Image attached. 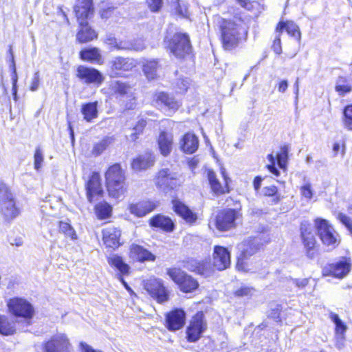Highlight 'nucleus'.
<instances>
[{
  "mask_svg": "<svg viewBox=\"0 0 352 352\" xmlns=\"http://www.w3.org/2000/svg\"><path fill=\"white\" fill-rule=\"evenodd\" d=\"M150 225L152 227L158 228L165 232H172L175 225L172 219L164 215L158 214L150 219Z\"/></svg>",
  "mask_w": 352,
  "mask_h": 352,
  "instance_id": "7c9ffc66",
  "label": "nucleus"
},
{
  "mask_svg": "<svg viewBox=\"0 0 352 352\" xmlns=\"http://www.w3.org/2000/svg\"><path fill=\"white\" fill-rule=\"evenodd\" d=\"M288 86H289V83L287 80H280L278 82V83L277 84V88H278V92L282 93V94L285 93L287 91Z\"/></svg>",
  "mask_w": 352,
  "mask_h": 352,
  "instance_id": "e2e57ef3",
  "label": "nucleus"
},
{
  "mask_svg": "<svg viewBox=\"0 0 352 352\" xmlns=\"http://www.w3.org/2000/svg\"><path fill=\"white\" fill-rule=\"evenodd\" d=\"M106 184L109 195L114 198L123 196L126 190L124 172L119 164L110 166L105 173Z\"/></svg>",
  "mask_w": 352,
  "mask_h": 352,
  "instance_id": "f257e3e1",
  "label": "nucleus"
},
{
  "mask_svg": "<svg viewBox=\"0 0 352 352\" xmlns=\"http://www.w3.org/2000/svg\"><path fill=\"white\" fill-rule=\"evenodd\" d=\"M16 331V321L12 318L0 314V333L10 336L14 334Z\"/></svg>",
  "mask_w": 352,
  "mask_h": 352,
  "instance_id": "72a5a7b5",
  "label": "nucleus"
},
{
  "mask_svg": "<svg viewBox=\"0 0 352 352\" xmlns=\"http://www.w3.org/2000/svg\"><path fill=\"white\" fill-rule=\"evenodd\" d=\"M166 274L182 292H192L199 287L198 281L180 268H169Z\"/></svg>",
  "mask_w": 352,
  "mask_h": 352,
  "instance_id": "20e7f679",
  "label": "nucleus"
},
{
  "mask_svg": "<svg viewBox=\"0 0 352 352\" xmlns=\"http://www.w3.org/2000/svg\"><path fill=\"white\" fill-rule=\"evenodd\" d=\"M351 268V260L344 258L335 264L324 267L322 273L324 276H332L338 278H342L349 273Z\"/></svg>",
  "mask_w": 352,
  "mask_h": 352,
  "instance_id": "2eb2a0df",
  "label": "nucleus"
},
{
  "mask_svg": "<svg viewBox=\"0 0 352 352\" xmlns=\"http://www.w3.org/2000/svg\"><path fill=\"white\" fill-rule=\"evenodd\" d=\"M262 178L261 177H256L254 179V187L256 190H258L261 185Z\"/></svg>",
  "mask_w": 352,
  "mask_h": 352,
  "instance_id": "774afa93",
  "label": "nucleus"
},
{
  "mask_svg": "<svg viewBox=\"0 0 352 352\" xmlns=\"http://www.w3.org/2000/svg\"><path fill=\"white\" fill-rule=\"evenodd\" d=\"M280 34L278 33L277 36H276L273 45H272V49L274 52L277 54H280L282 52V47H281V42L280 38Z\"/></svg>",
  "mask_w": 352,
  "mask_h": 352,
  "instance_id": "052dcab7",
  "label": "nucleus"
},
{
  "mask_svg": "<svg viewBox=\"0 0 352 352\" xmlns=\"http://www.w3.org/2000/svg\"><path fill=\"white\" fill-rule=\"evenodd\" d=\"M168 47L176 57L184 58L191 52L189 36L185 33H175L168 41Z\"/></svg>",
  "mask_w": 352,
  "mask_h": 352,
  "instance_id": "423d86ee",
  "label": "nucleus"
},
{
  "mask_svg": "<svg viewBox=\"0 0 352 352\" xmlns=\"http://www.w3.org/2000/svg\"><path fill=\"white\" fill-rule=\"evenodd\" d=\"M59 230L66 236L71 238L72 240L77 239V234L73 227L68 223L64 221L59 222Z\"/></svg>",
  "mask_w": 352,
  "mask_h": 352,
  "instance_id": "de8ad7c7",
  "label": "nucleus"
},
{
  "mask_svg": "<svg viewBox=\"0 0 352 352\" xmlns=\"http://www.w3.org/2000/svg\"><path fill=\"white\" fill-rule=\"evenodd\" d=\"M278 190L275 186H270L263 188V193L265 196L272 197V202L278 204L280 200V195L277 193Z\"/></svg>",
  "mask_w": 352,
  "mask_h": 352,
  "instance_id": "3c124183",
  "label": "nucleus"
},
{
  "mask_svg": "<svg viewBox=\"0 0 352 352\" xmlns=\"http://www.w3.org/2000/svg\"><path fill=\"white\" fill-rule=\"evenodd\" d=\"M158 206L157 203L150 200H144L129 206V211L138 217H142L153 211Z\"/></svg>",
  "mask_w": 352,
  "mask_h": 352,
  "instance_id": "4be33fe9",
  "label": "nucleus"
},
{
  "mask_svg": "<svg viewBox=\"0 0 352 352\" xmlns=\"http://www.w3.org/2000/svg\"><path fill=\"white\" fill-rule=\"evenodd\" d=\"M109 265L116 267L120 273L125 274L129 272V267L126 264L121 256L112 254L108 258Z\"/></svg>",
  "mask_w": 352,
  "mask_h": 352,
  "instance_id": "58836bf2",
  "label": "nucleus"
},
{
  "mask_svg": "<svg viewBox=\"0 0 352 352\" xmlns=\"http://www.w3.org/2000/svg\"><path fill=\"white\" fill-rule=\"evenodd\" d=\"M81 352H102L101 351H97L94 349L92 347L87 344L81 343Z\"/></svg>",
  "mask_w": 352,
  "mask_h": 352,
  "instance_id": "338daca9",
  "label": "nucleus"
},
{
  "mask_svg": "<svg viewBox=\"0 0 352 352\" xmlns=\"http://www.w3.org/2000/svg\"><path fill=\"white\" fill-rule=\"evenodd\" d=\"M10 60V70L12 71V75H11V79H12V94H13V98H14V100L15 101H16L17 100V95H16V93H17V86H16V83H17V81H18V75H17V73H16V65H15V61H14V57H12V59Z\"/></svg>",
  "mask_w": 352,
  "mask_h": 352,
  "instance_id": "a18cd8bd",
  "label": "nucleus"
},
{
  "mask_svg": "<svg viewBox=\"0 0 352 352\" xmlns=\"http://www.w3.org/2000/svg\"><path fill=\"white\" fill-rule=\"evenodd\" d=\"M121 231L114 226H109L102 230V240L107 248L113 250L120 245Z\"/></svg>",
  "mask_w": 352,
  "mask_h": 352,
  "instance_id": "6ab92c4d",
  "label": "nucleus"
},
{
  "mask_svg": "<svg viewBox=\"0 0 352 352\" xmlns=\"http://www.w3.org/2000/svg\"><path fill=\"white\" fill-rule=\"evenodd\" d=\"M9 311L16 317L27 319L32 318L34 309L33 306L27 300L22 298H13L8 302Z\"/></svg>",
  "mask_w": 352,
  "mask_h": 352,
  "instance_id": "6e6552de",
  "label": "nucleus"
},
{
  "mask_svg": "<svg viewBox=\"0 0 352 352\" xmlns=\"http://www.w3.org/2000/svg\"><path fill=\"white\" fill-rule=\"evenodd\" d=\"M220 29L223 48L226 50L235 48L241 40V25L231 20L222 19Z\"/></svg>",
  "mask_w": 352,
  "mask_h": 352,
  "instance_id": "f03ea898",
  "label": "nucleus"
},
{
  "mask_svg": "<svg viewBox=\"0 0 352 352\" xmlns=\"http://www.w3.org/2000/svg\"><path fill=\"white\" fill-rule=\"evenodd\" d=\"M146 3L152 12H157L162 7V0H146Z\"/></svg>",
  "mask_w": 352,
  "mask_h": 352,
  "instance_id": "bf43d9fd",
  "label": "nucleus"
},
{
  "mask_svg": "<svg viewBox=\"0 0 352 352\" xmlns=\"http://www.w3.org/2000/svg\"><path fill=\"white\" fill-rule=\"evenodd\" d=\"M69 342L64 333H56L44 344L46 352H68Z\"/></svg>",
  "mask_w": 352,
  "mask_h": 352,
  "instance_id": "dca6fc26",
  "label": "nucleus"
},
{
  "mask_svg": "<svg viewBox=\"0 0 352 352\" xmlns=\"http://www.w3.org/2000/svg\"><path fill=\"white\" fill-rule=\"evenodd\" d=\"M294 283L295 285L300 288H303L308 284V279L307 278H302V279H295L294 280Z\"/></svg>",
  "mask_w": 352,
  "mask_h": 352,
  "instance_id": "69168bd1",
  "label": "nucleus"
},
{
  "mask_svg": "<svg viewBox=\"0 0 352 352\" xmlns=\"http://www.w3.org/2000/svg\"><path fill=\"white\" fill-rule=\"evenodd\" d=\"M155 183L158 188L164 192H168L179 186V180L176 173L170 171L168 168H164L158 172Z\"/></svg>",
  "mask_w": 352,
  "mask_h": 352,
  "instance_id": "1a4fd4ad",
  "label": "nucleus"
},
{
  "mask_svg": "<svg viewBox=\"0 0 352 352\" xmlns=\"http://www.w3.org/2000/svg\"><path fill=\"white\" fill-rule=\"evenodd\" d=\"M289 148L288 146L285 145L281 147L280 152L277 155V162L280 168H285L287 164L288 157Z\"/></svg>",
  "mask_w": 352,
  "mask_h": 352,
  "instance_id": "603ef678",
  "label": "nucleus"
},
{
  "mask_svg": "<svg viewBox=\"0 0 352 352\" xmlns=\"http://www.w3.org/2000/svg\"><path fill=\"white\" fill-rule=\"evenodd\" d=\"M98 102L83 104L81 107V113L87 122H91L98 117Z\"/></svg>",
  "mask_w": 352,
  "mask_h": 352,
  "instance_id": "e433bc0d",
  "label": "nucleus"
},
{
  "mask_svg": "<svg viewBox=\"0 0 352 352\" xmlns=\"http://www.w3.org/2000/svg\"><path fill=\"white\" fill-rule=\"evenodd\" d=\"M156 105L162 109L167 111L168 115H171L180 107V103L173 96L164 92H160L155 96Z\"/></svg>",
  "mask_w": 352,
  "mask_h": 352,
  "instance_id": "f3484780",
  "label": "nucleus"
},
{
  "mask_svg": "<svg viewBox=\"0 0 352 352\" xmlns=\"http://www.w3.org/2000/svg\"><path fill=\"white\" fill-rule=\"evenodd\" d=\"M154 157L151 153H144L134 159L132 162V168L135 171L147 169L154 164Z\"/></svg>",
  "mask_w": 352,
  "mask_h": 352,
  "instance_id": "2f4dec72",
  "label": "nucleus"
},
{
  "mask_svg": "<svg viewBox=\"0 0 352 352\" xmlns=\"http://www.w3.org/2000/svg\"><path fill=\"white\" fill-rule=\"evenodd\" d=\"M329 318L336 325V336H338V338H340L342 341H343V340L345 339L344 334L347 329L346 325L336 314L331 313Z\"/></svg>",
  "mask_w": 352,
  "mask_h": 352,
  "instance_id": "4c0bfd02",
  "label": "nucleus"
},
{
  "mask_svg": "<svg viewBox=\"0 0 352 352\" xmlns=\"http://www.w3.org/2000/svg\"><path fill=\"white\" fill-rule=\"evenodd\" d=\"M111 87L114 93L120 96L128 94L131 90L130 85L118 80L113 81L111 84Z\"/></svg>",
  "mask_w": 352,
  "mask_h": 352,
  "instance_id": "c03bdc74",
  "label": "nucleus"
},
{
  "mask_svg": "<svg viewBox=\"0 0 352 352\" xmlns=\"http://www.w3.org/2000/svg\"><path fill=\"white\" fill-rule=\"evenodd\" d=\"M343 124L344 126L352 131V104L347 105L343 111Z\"/></svg>",
  "mask_w": 352,
  "mask_h": 352,
  "instance_id": "09e8293b",
  "label": "nucleus"
},
{
  "mask_svg": "<svg viewBox=\"0 0 352 352\" xmlns=\"http://www.w3.org/2000/svg\"><path fill=\"white\" fill-rule=\"evenodd\" d=\"M206 328L202 312H198L192 317L186 330L187 339L190 342L197 341Z\"/></svg>",
  "mask_w": 352,
  "mask_h": 352,
  "instance_id": "4468645a",
  "label": "nucleus"
},
{
  "mask_svg": "<svg viewBox=\"0 0 352 352\" xmlns=\"http://www.w3.org/2000/svg\"><path fill=\"white\" fill-rule=\"evenodd\" d=\"M254 289L253 287H250L246 285H242L240 288L237 289L234 294L236 296L243 297L252 296L254 293Z\"/></svg>",
  "mask_w": 352,
  "mask_h": 352,
  "instance_id": "4d7b16f0",
  "label": "nucleus"
},
{
  "mask_svg": "<svg viewBox=\"0 0 352 352\" xmlns=\"http://www.w3.org/2000/svg\"><path fill=\"white\" fill-rule=\"evenodd\" d=\"M285 29L288 34L296 38L298 41L300 40V32L298 26L293 21L280 22L276 26L277 33H281Z\"/></svg>",
  "mask_w": 352,
  "mask_h": 352,
  "instance_id": "c9c22d12",
  "label": "nucleus"
},
{
  "mask_svg": "<svg viewBox=\"0 0 352 352\" xmlns=\"http://www.w3.org/2000/svg\"><path fill=\"white\" fill-rule=\"evenodd\" d=\"M87 197L89 202H92L96 196L100 195L102 189L100 184V175L97 173H94L86 184Z\"/></svg>",
  "mask_w": 352,
  "mask_h": 352,
  "instance_id": "5701e85b",
  "label": "nucleus"
},
{
  "mask_svg": "<svg viewBox=\"0 0 352 352\" xmlns=\"http://www.w3.org/2000/svg\"><path fill=\"white\" fill-rule=\"evenodd\" d=\"M190 82L188 78H179L177 79L175 85V89L178 93H185L189 87Z\"/></svg>",
  "mask_w": 352,
  "mask_h": 352,
  "instance_id": "864d4df0",
  "label": "nucleus"
},
{
  "mask_svg": "<svg viewBox=\"0 0 352 352\" xmlns=\"http://www.w3.org/2000/svg\"><path fill=\"white\" fill-rule=\"evenodd\" d=\"M0 210L7 219H13L19 214L12 194L2 182H0Z\"/></svg>",
  "mask_w": 352,
  "mask_h": 352,
  "instance_id": "0eeeda50",
  "label": "nucleus"
},
{
  "mask_svg": "<svg viewBox=\"0 0 352 352\" xmlns=\"http://www.w3.org/2000/svg\"><path fill=\"white\" fill-rule=\"evenodd\" d=\"M145 289L157 302L164 303L169 299V292L159 278L148 280L144 285Z\"/></svg>",
  "mask_w": 352,
  "mask_h": 352,
  "instance_id": "f8f14e48",
  "label": "nucleus"
},
{
  "mask_svg": "<svg viewBox=\"0 0 352 352\" xmlns=\"http://www.w3.org/2000/svg\"><path fill=\"white\" fill-rule=\"evenodd\" d=\"M80 30L76 35V38L80 43H87L97 37L96 32L89 27L86 21H78Z\"/></svg>",
  "mask_w": 352,
  "mask_h": 352,
  "instance_id": "473e14b6",
  "label": "nucleus"
},
{
  "mask_svg": "<svg viewBox=\"0 0 352 352\" xmlns=\"http://www.w3.org/2000/svg\"><path fill=\"white\" fill-rule=\"evenodd\" d=\"M147 121L145 119L141 118L138 120L136 125L133 127V132L130 135L129 139L131 141H135L138 139V135L142 133L145 126L146 125Z\"/></svg>",
  "mask_w": 352,
  "mask_h": 352,
  "instance_id": "8fccbe9b",
  "label": "nucleus"
},
{
  "mask_svg": "<svg viewBox=\"0 0 352 352\" xmlns=\"http://www.w3.org/2000/svg\"><path fill=\"white\" fill-rule=\"evenodd\" d=\"M157 145L160 153L166 157L170 155L173 146V135L170 133L162 131L157 138Z\"/></svg>",
  "mask_w": 352,
  "mask_h": 352,
  "instance_id": "bb28decb",
  "label": "nucleus"
},
{
  "mask_svg": "<svg viewBox=\"0 0 352 352\" xmlns=\"http://www.w3.org/2000/svg\"><path fill=\"white\" fill-rule=\"evenodd\" d=\"M129 47L127 50H133L135 51H142L145 48V44L141 39L135 41L133 43H129Z\"/></svg>",
  "mask_w": 352,
  "mask_h": 352,
  "instance_id": "13d9d810",
  "label": "nucleus"
},
{
  "mask_svg": "<svg viewBox=\"0 0 352 352\" xmlns=\"http://www.w3.org/2000/svg\"><path fill=\"white\" fill-rule=\"evenodd\" d=\"M239 210L231 208L219 211L216 217V226L219 230H228L236 226V220L241 217Z\"/></svg>",
  "mask_w": 352,
  "mask_h": 352,
  "instance_id": "9d476101",
  "label": "nucleus"
},
{
  "mask_svg": "<svg viewBox=\"0 0 352 352\" xmlns=\"http://www.w3.org/2000/svg\"><path fill=\"white\" fill-rule=\"evenodd\" d=\"M337 219L345 226L349 232L352 234V219L342 212H339L338 214Z\"/></svg>",
  "mask_w": 352,
  "mask_h": 352,
  "instance_id": "6e6d98bb",
  "label": "nucleus"
},
{
  "mask_svg": "<svg viewBox=\"0 0 352 352\" xmlns=\"http://www.w3.org/2000/svg\"><path fill=\"white\" fill-rule=\"evenodd\" d=\"M258 249V243L256 239L245 240L239 245L241 253L238 258L236 264V268L239 271L254 272L253 268L250 267L248 259L257 252Z\"/></svg>",
  "mask_w": 352,
  "mask_h": 352,
  "instance_id": "39448f33",
  "label": "nucleus"
},
{
  "mask_svg": "<svg viewBox=\"0 0 352 352\" xmlns=\"http://www.w3.org/2000/svg\"><path fill=\"white\" fill-rule=\"evenodd\" d=\"M300 190L302 195L305 198L311 199L312 197L313 193L309 184L302 186Z\"/></svg>",
  "mask_w": 352,
  "mask_h": 352,
  "instance_id": "680f3d73",
  "label": "nucleus"
},
{
  "mask_svg": "<svg viewBox=\"0 0 352 352\" xmlns=\"http://www.w3.org/2000/svg\"><path fill=\"white\" fill-rule=\"evenodd\" d=\"M174 211L181 217L186 223L192 224L196 222L197 215L192 212L187 206L178 199L172 201Z\"/></svg>",
  "mask_w": 352,
  "mask_h": 352,
  "instance_id": "412c9836",
  "label": "nucleus"
},
{
  "mask_svg": "<svg viewBox=\"0 0 352 352\" xmlns=\"http://www.w3.org/2000/svg\"><path fill=\"white\" fill-rule=\"evenodd\" d=\"M82 60L91 63L102 64L103 63L100 51L97 47L87 48L80 53Z\"/></svg>",
  "mask_w": 352,
  "mask_h": 352,
  "instance_id": "f704fd0d",
  "label": "nucleus"
},
{
  "mask_svg": "<svg viewBox=\"0 0 352 352\" xmlns=\"http://www.w3.org/2000/svg\"><path fill=\"white\" fill-rule=\"evenodd\" d=\"M186 314L181 309H175L166 315V326L170 331L180 329L185 324Z\"/></svg>",
  "mask_w": 352,
  "mask_h": 352,
  "instance_id": "aec40b11",
  "label": "nucleus"
},
{
  "mask_svg": "<svg viewBox=\"0 0 352 352\" xmlns=\"http://www.w3.org/2000/svg\"><path fill=\"white\" fill-rule=\"evenodd\" d=\"M223 176L224 177V181L226 183L225 186H223L219 180L217 179L216 175L214 172L212 170H209L208 173V178L209 180V183L211 187L212 190L217 195H221L225 192H228V181L230 179L225 175V172H222Z\"/></svg>",
  "mask_w": 352,
  "mask_h": 352,
  "instance_id": "c756f323",
  "label": "nucleus"
},
{
  "mask_svg": "<svg viewBox=\"0 0 352 352\" xmlns=\"http://www.w3.org/2000/svg\"><path fill=\"white\" fill-rule=\"evenodd\" d=\"M184 267L190 272L201 275H207L210 272V264L206 261L190 258L184 261Z\"/></svg>",
  "mask_w": 352,
  "mask_h": 352,
  "instance_id": "a878e982",
  "label": "nucleus"
},
{
  "mask_svg": "<svg viewBox=\"0 0 352 352\" xmlns=\"http://www.w3.org/2000/svg\"><path fill=\"white\" fill-rule=\"evenodd\" d=\"M114 139L112 137H105L100 141L95 143L93 146L91 153L95 156L101 155L110 145L113 143Z\"/></svg>",
  "mask_w": 352,
  "mask_h": 352,
  "instance_id": "ea45409f",
  "label": "nucleus"
},
{
  "mask_svg": "<svg viewBox=\"0 0 352 352\" xmlns=\"http://www.w3.org/2000/svg\"><path fill=\"white\" fill-rule=\"evenodd\" d=\"M34 159V168L36 170H39L41 169V168L42 167V164L44 160L43 153L40 147H37L36 148Z\"/></svg>",
  "mask_w": 352,
  "mask_h": 352,
  "instance_id": "5fc2aeb1",
  "label": "nucleus"
},
{
  "mask_svg": "<svg viewBox=\"0 0 352 352\" xmlns=\"http://www.w3.org/2000/svg\"><path fill=\"white\" fill-rule=\"evenodd\" d=\"M131 256L138 261H154L155 256L146 248L137 244H132L130 248Z\"/></svg>",
  "mask_w": 352,
  "mask_h": 352,
  "instance_id": "c85d7f7f",
  "label": "nucleus"
},
{
  "mask_svg": "<svg viewBox=\"0 0 352 352\" xmlns=\"http://www.w3.org/2000/svg\"><path fill=\"white\" fill-rule=\"evenodd\" d=\"M157 68L158 64L155 60L146 61L144 64L143 71L148 80H153L156 77Z\"/></svg>",
  "mask_w": 352,
  "mask_h": 352,
  "instance_id": "79ce46f5",
  "label": "nucleus"
},
{
  "mask_svg": "<svg viewBox=\"0 0 352 352\" xmlns=\"http://www.w3.org/2000/svg\"><path fill=\"white\" fill-rule=\"evenodd\" d=\"M300 230L307 256L313 258L317 254V250L316 249V241L312 232V226L308 221H303L300 224Z\"/></svg>",
  "mask_w": 352,
  "mask_h": 352,
  "instance_id": "9b49d317",
  "label": "nucleus"
},
{
  "mask_svg": "<svg viewBox=\"0 0 352 352\" xmlns=\"http://www.w3.org/2000/svg\"><path fill=\"white\" fill-rule=\"evenodd\" d=\"M137 62L133 58L116 57L112 61L111 68L116 74L121 75L122 72L131 71L136 67Z\"/></svg>",
  "mask_w": 352,
  "mask_h": 352,
  "instance_id": "393cba45",
  "label": "nucleus"
},
{
  "mask_svg": "<svg viewBox=\"0 0 352 352\" xmlns=\"http://www.w3.org/2000/svg\"><path fill=\"white\" fill-rule=\"evenodd\" d=\"M96 213L100 219H105L111 216L112 208L107 203H100L96 206Z\"/></svg>",
  "mask_w": 352,
  "mask_h": 352,
  "instance_id": "37998d69",
  "label": "nucleus"
},
{
  "mask_svg": "<svg viewBox=\"0 0 352 352\" xmlns=\"http://www.w3.org/2000/svg\"><path fill=\"white\" fill-rule=\"evenodd\" d=\"M74 9L78 21H86L94 11L92 0H76Z\"/></svg>",
  "mask_w": 352,
  "mask_h": 352,
  "instance_id": "b1692460",
  "label": "nucleus"
},
{
  "mask_svg": "<svg viewBox=\"0 0 352 352\" xmlns=\"http://www.w3.org/2000/svg\"><path fill=\"white\" fill-rule=\"evenodd\" d=\"M38 85H39V76H38V73L36 72L34 74V77L32 78V83L30 85V90L33 91L37 90V89L38 88Z\"/></svg>",
  "mask_w": 352,
  "mask_h": 352,
  "instance_id": "0e129e2a",
  "label": "nucleus"
},
{
  "mask_svg": "<svg viewBox=\"0 0 352 352\" xmlns=\"http://www.w3.org/2000/svg\"><path fill=\"white\" fill-rule=\"evenodd\" d=\"M180 148L186 153H195L199 146L198 138L193 133H186L179 142Z\"/></svg>",
  "mask_w": 352,
  "mask_h": 352,
  "instance_id": "cd10ccee",
  "label": "nucleus"
},
{
  "mask_svg": "<svg viewBox=\"0 0 352 352\" xmlns=\"http://www.w3.org/2000/svg\"><path fill=\"white\" fill-rule=\"evenodd\" d=\"M315 228L318 236L324 245L333 250L339 245V234L327 220L317 218L315 220Z\"/></svg>",
  "mask_w": 352,
  "mask_h": 352,
  "instance_id": "7ed1b4c3",
  "label": "nucleus"
},
{
  "mask_svg": "<svg viewBox=\"0 0 352 352\" xmlns=\"http://www.w3.org/2000/svg\"><path fill=\"white\" fill-rule=\"evenodd\" d=\"M105 43L109 46L111 50H126L129 47V43L118 41L112 36L107 37L105 40Z\"/></svg>",
  "mask_w": 352,
  "mask_h": 352,
  "instance_id": "49530a36",
  "label": "nucleus"
},
{
  "mask_svg": "<svg viewBox=\"0 0 352 352\" xmlns=\"http://www.w3.org/2000/svg\"><path fill=\"white\" fill-rule=\"evenodd\" d=\"M213 265L218 270H223L230 265V253L227 248L216 245L213 252Z\"/></svg>",
  "mask_w": 352,
  "mask_h": 352,
  "instance_id": "a211bd4d",
  "label": "nucleus"
},
{
  "mask_svg": "<svg viewBox=\"0 0 352 352\" xmlns=\"http://www.w3.org/2000/svg\"><path fill=\"white\" fill-rule=\"evenodd\" d=\"M335 89L340 96H343L352 91V87L346 77L339 76L336 80Z\"/></svg>",
  "mask_w": 352,
  "mask_h": 352,
  "instance_id": "a19ab883",
  "label": "nucleus"
},
{
  "mask_svg": "<svg viewBox=\"0 0 352 352\" xmlns=\"http://www.w3.org/2000/svg\"><path fill=\"white\" fill-rule=\"evenodd\" d=\"M76 76L82 82L89 85H100L104 80V77L100 72L94 67L80 65L76 69Z\"/></svg>",
  "mask_w": 352,
  "mask_h": 352,
  "instance_id": "ddd939ff",
  "label": "nucleus"
}]
</instances>
